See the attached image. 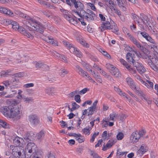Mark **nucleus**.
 <instances>
[{"instance_id":"3","label":"nucleus","mask_w":158,"mask_h":158,"mask_svg":"<svg viewBox=\"0 0 158 158\" xmlns=\"http://www.w3.org/2000/svg\"><path fill=\"white\" fill-rule=\"evenodd\" d=\"M24 18L27 20H31L33 22L35 23V24L32 25L30 24L33 27L32 29L40 33H42L44 31V29H45L47 27L48 23L45 22V24L42 25L40 22L37 21L32 19V18L27 15H25Z\"/></svg>"},{"instance_id":"29","label":"nucleus","mask_w":158,"mask_h":158,"mask_svg":"<svg viewBox=\"0 0 158 158\" xmlns=\"http://www.w3.org/2000/svg\"><path fill=\"white\" fill-rule=\"evenodd\" d=\"M117 2L118 6L122 10L124 11L126 10V8L125 7V4L123 3L122 0L119 1H118Z\"/></svg>"},{"instance_id":"44","label":"nucleus","mask_w":158,"mask_h":158,"mask_svg":"<svg viewBox=\"0 0 158 158\" xmlns=\"http://www.w3.org/2000/svg\"><path fill=\"white\" fill-rule=\"evenodd\" d=\"M140 149L142 150L144 153L147 152L148 150L147 147L144 144H142L140 147Z\"/></svg>"},{"instance_id":"23","label":"nucleus","mask_w":158,"mask_h":158,"mask_svg":"<svg viewBox=\"0 0 158 158\" xmlns=\"http://www.w3.org/2000/svg\"><path fill=\"white\" fill-rule=\"evenodd\" d=\"M143 85L149 89H153V83L148 80H146V82L144 81L143 82Z\"/></svg>"},{"instance_id":"36","label":"nucleus","mask_w":158,"mask_h":158,"mask_svg":"<svg viewBox=\"0 0 158 158\" xmlns=\"http://www.w3.org/2000/svg\"><path fill=\"white\" fill-rule=\"evenodd\" d=\"M44 136V132L43 131H41L36 135V137L38 139H42Z\"/></svg>"},{"instance_id":"56","label":"nucleus","mask_w":158,"mask_h":158,"mask_svg":"<svg viewBox=\"0 0 158 158\" xmlns=\"http://www.w3.org/2000/svg\"><path fill=\"white\" fill-rule=\"evenodd\" d=\"M134 44L136 45L137 47L141 49L143 48V46L139 42H138L137 40L135 42Z\"/></svg>"},{"instance_id":"9","label":"nucleus","mask_w":158,"mask_h":158,"mask_svg":"<svg viewBox=\"0 0 158 158\" xmlns=\"http://www.w3.org/2000/svg\"><path fill=\"white\" fill-rule=\"evenodd\" d=\"M40 38L47 43L51 44L54 46L57 45V42L54 39L53 37L51 36H47L44 35H40Z\"/></svg>"},{"instance_id":"32","label":"nucleus","mask_w":158,"mask_h":158,"mask_svg":"<svg viewBox=\"0 0 158 158\" xmlns=\"http://www.w3.org/2000/svg\"><path fill=\"white\" fill-rule=\"evenodd\" d=\"M10 83L11 84L17 85V83L19 82V80L18 79L17 77L14 76L13 77L12 79L10 81Z\"/></svg>"},{"instance_id":"42","label":"nucleus","mask_w":158,"mask_h":158,"mask_svg":"<svg viewBox=\"0 0 158 158\" xmlns=\"http://www.w3.org/2000/svg\"><path fill=\"white\" fill-rule=\"evenodd\" d=\"M11 72V70H8L2 71L1 73V76L2 77H5L7 75L10 74Z\"/></svg>"},{"instance_id":"28","label":"nucleus","mask_w":158,"mask_h":158,"mask_svg":"<svg viewBox=\"0 0 158 158\" xmlns=\"http://www.w3.org/2000/svg\"><path fill=\"white\" fill-rule=\"evenodd\" d=\"M60 75L61 77H64L65 75L69 73V71L66 69L62 68L60 70Z\"/></svg>"},{"instance_id":"48","label":"nucleus","mask_w":158,"mask_h":158,"mask_svg":"<svg viewBox=\"0 0 158 158\" xmlns=\"http://www.w3.org/2000/svg\"><path fill=\"white\" fill-rule=\"evenodd\" d=\"M24 102L26 103H29L32 102L33 99L31 97H27L24 98Z\"/></svg>"},{"instance_id":"63","label":"nucleus","mask_w":158,"mask_h":158,"mask_svg":"<svg viewBox=\"0 0 158 158\" xmlns=\"http://www.w3.org/2000/svg\"><path fill=\"white\" fill-rule=\"evenodd\" d=\"M47 157V158H56L53 153L51 152H48Z\"/></svg>"},{"instance_id":"27","label":"nucleus","mask_w":158,"mask_h":158,"mask_svg":"<svg viewBox=\"0 0 158 158\" xmlns=\"http://www.w3.org/2000/svg\"><path fill=\"white\" fill-rule=\"evenodd\" d=\"M135 90V92L142 99H143V98L145 95L143 92L139 89H137L136 87V89H132Z\"/></svg>"},{"instance_id":"43","label":"nucleus","mask_w":158,"mask_h":158,"mask_svg":"<svg viewBox=\"0 0 158 158\" xmlns=\"http://www.w3.org/2000/svg\"><path fill=\"white\" fill-rule=\"evenodd\" d=\"M35 67L36 68L40 69L42 68L43 67V63L41 62L40 61H38V62L35 61Z\"/></svg>"},{"instance_id":"15","label":"nucleus","mask_w":158,"mask_h":158,"mask_svg":"<svg viewBox=\"0 0 158 158\" xmlns=\"http://www.w3.org/2000/svg\"><path fill=\"white\" fill-rule=\"evenodd\" d=\"M134 66L136 67L139 73L141 74L145 73L146 71L142 64L138 62L135 63V65Z\"/></svg>"},{"instance_id":"35","label":"nucleus","mask_w":158,"mask_h":158,"mask_svg":"<svg viewBox=\"0 0 158 158\" xmlns=\"http://www.w3.org/2000/svg\"><path fill=\"white\" fill-rule=\"evenodd\" d=\"M72 107L71 109V111L72 112L73 111L77 109L79 107V106L75 102H72Z\"/></svg>"},{"instance_id":"41","label":"nucleus","mask_w":158,"mask_h":158,"mask_svg":"<svg viewBox=\"0 0 158 158\" xmlns=\"http://www.w3.org/2000/svg\"><path fill=\"white\" fill-rule=\"evenodd\" d=\"M87 110H88V111L87 112V115L88 116L92 115L93 114L94 111L96 110L91 107H89Z\"/></svg>"},{"instance_id":"21","label":"nucleus","mask_w":158,"mask_h":158,"mask_svg":"<svg viewBox=\"0 0 158 158\" xmlns=\"http://www.w3.org/2000/svg\"><path fill=\"white\" fill-rule=\"evenodd\" d=\"M0 12L7 15L9 16H13V13L9 9H7L6 8L0 6Z\"/></svg>"},{"instance_id":"64","label":"nucleus","mask_w":158,"mask_h":158,"mask_svg":"<svg viewBox=\"0 0 158 158\" xmlns=\"http://www.w3.org/2000/svg\"><path fill=\"white\" fill-rule=\"evenodd\" d=\"M112 8L113 9L114 13H116L119 16H120L121 15V13L119 10H118L116 8L114 7V8L112 7Z\"/></svg>"},{"instance_id":"54","label":"nucleus","mask_w":158,"mask_h":158,"mask_svg":"<svg viewBox=\"0 0 158 158\" xmlns=\"http://www.w3.org/2000/svg\"><path fill=\"white\" fill-rule=\"evenodd\" d=\"M140 34L146 40H147L148 36H149V34L145 32H140Z\"/></svg>"},{"instance_id":"17","label":"nucleus","mask_w":158,"mask_h":158,"mask_svg":"<svg viewBox=\"0 0 158 158\" xmlns=\"http://www.w3.org/2000/svg\"><path fill=\"white\" fill-rule=\"evenodd\" d=\"M129 69L130 72L132 74L135 79L139 81L143 84V82L144 81L142 80L141 78L139 76L136 74V70L132 68H130V69Z\"/></svg>"},{"instance_id":"37","label":"nucleus","mask_w":158,"mask_h":158,"mask_svg":"<svg viewBox=\"0 0 158 158\" xmlns=\"http://www.w3.org/2000/svg\"><path fill=\"white\" fill-rule=\"evenodd\" d=\"M114 89L121 95L125 96L126 94L124 93H123L121 90L117 87L115 86L114 87Z\"/></svg>"},{"instance_id":"33","label":"nucleus","mask_w":158,"mask_h":158,"mask_svg":"<svg viewBox=\"0 0 158 158\" xmlns=\"http://www.w3.org/2000/svg\"><path fill=\"white\" fill-rule=\"evenodd\" d=\"M120 60L121 63L124 66H125L129 71V69H130V68H132L131 65H129V64H127L126 62L123 59H120Z\"/></svg>"},{"instance_id":"40","label":"nucleus","mask_w":158,"mask_h":158,"mask_svg":"<svg viewBox=\"0 0 158 158\" xmlns=\"http://www.w3.org/2000/svg\"><path fill=\"white\" fill-rule=\"evenodd\" d=\"M23 137L24 139L28 142L29 141H31V137L30 136V134L29 133H26L24 135Z\"/></svg>"},{"instance_id":"60","label":"nucleus","mask_w":158,"mask_h":158,"mask_svg":"<svg viewBox=\"0 0 158 158\" xmlns=\"http://www.w3.org/2000/svg\"><path fill=\"white\" fill-rule=\"evenodd\" d=\"M144 99V100L147 102L148 104L151 103L152 100H150L146 96V95L143 98V99Z\"/></svg>"},{"instance_id":"22","label":"nucleus","mask_w":158,"mask_h":158,"mask_svg":"<svg viewBox=\"0 0 158 158\" xmlns=\"http://www.w3.org/2000/svg\"><path fill=\"white\" fill-rule=\"evenodd\" d=\"M42 13L44 15H45L48 18L53 19L54 20H55L57 18V17L54 16L53 13L50 11H42Z\"/></svg>"},{"instance_id":"20","label":"nucleus","mask_w":158,"mask_h":158,"mask_svg":"<svg viewBox=\"0 0 158 158\" xmlns=\"http://www.w3.org/2000/svg\"><path fill=\"white\" fill-rule=\"evenodd\" d=\"M103 24L104 27L101 26V27H100V30L102 31H104L105 29L110 30L112 29V26H111L109 21H106L103 22Z\"/></svg>"},{"instance_id":"62","label":"nucleus","mask_w":158,"mask_h":158,"mask_svg":"<svg viewBox=\"0 0 158 158\" xmlns=\"http://www.w3.org/2000/svg\"><path fill=\"white\" fill-rule=\"evenodd\" d=\"M76 55V56L80 58L82 56V55L81 54V52L77 50V49H76V51L74 53Z\"/></svg>"},{"instance_id":"1","label":"nucleus","mask_w":158,"mask_h":158,"mask_svg":"<svg viewBox=\"0 0 158 158\" xmlns=\"http://www.w3.org/2000/svg\"><path fill=\"white\" fill-rule=\"evenodd\" d=\"M6 102L10 105L1 107L0 111L7 118L16 117V119H19L21 117L20 113L23 108L22 106L20 104H17V101L15 100H7Z\"/></svg>"},{"instance_id":"39","label":"nucleus","mask_w":158,"mask_h":158,"mask_svg":"<svg viewBox=\"0 0 158 158\" xmlns=\"http://www.w3.org/2000/svg\"><path fill=\"white\" fill-rule=\"evenodd\" d=\"M118 117L119 116L117 114L114 112H113L112 114H110V120L114 121V118H118Z\"/></svg>"},{"instance_id":"18","label":"nucleus","mask_w":158,"mask_h":158,"mask_svg":"<svg viewBox=\"0 0 158 158\" xmlns=\"http://www.w3.org/2000/svg\"><path fill=\"white\" fill-rule=\"evenodd\" d=\"M148 19V17L143 14H141L139 18V25H142L143 24L147 23V21Z\"/></svg>"},{"instance_id":"6","label":"nucleus","mask_w":158,"mask_h":158,"mask_svg":"<svg viewBox=\"0 0 158 158\" xmlns=\"http://www.w3.org/2000/svg\"><path fill=\"white\" fill-rule=\"evenodd\" d=\"M11 25L12 28L15 30H18L19 32L30 39H33V36L28 31L26 30L23 27H19V24L17 22L13 21Z\"/></svg>"},{"instance_id":"2","label":"nucleus","mask_w":158,"mask_h":158,"mask_svg":"<svg viewBox=\"0 0 158 158\" xmlns=\"http://www.w3.org/2000/svg\"><path fill=\"white\" fill-rule=\"evenodd\" d=\"M95 15V14L92 11L89 9H87L86 11L84 10L81 12V14L79 16L80 18L78 19L82 25H85L87 23L94 20V17Z\"/></svg>"},{"instance_id":"50","label":"nucleus","mask_w":158,"mask_h":158,"mask_svg":"<svg viewBox=\"0 0 158 158\" xmlns=\"http://www.w3.org/2000/svg\"><path fill=\"white\" fill-rule=\"evenodd\" d=\"M89 89L87 88H85L81 90L78 92V94L81 95L83 94H85L87 91H89Z\"/></svg>"},{"instance_id":"13","label":"nucleus","mask_w":158,"mask_h":158,"mask_svg":"<svg viewBox=\"0 0 158 158\" xmlns=\"http://www.w3.org/2000/svg\"><path fill=\"white\" fill-rule=\"evenodd\" d=\"M14 144L16 147L20 146H24V142L23 138L19 137H16L13 140Z\"/></svg>"},{"instance_id":"26","label":"nucleus","mask_w":158,"mask_h":158,"mask_svg":"<svg viewBox=\"0 0 158 158\" xmlns=\"http://www.w3.org/2000/svg\"><path fill=\"white\" fill-rule=\"evenodd\" d=\"M78 73L83 77H87L89 80L91 79V77L89 76L88 73L83 69H82V70H81L79 73Z\"/></svg>"},{"instance_id":"52","label":"nucleus","mask_w":158,"mask_h":158,"mask_svg":"<svg viewBox=\"0 0 158 158\" xmlns=\"http://www.w3.org/2000/svg\"><path fill=\"white\" fill-rule=\"evenodd\" d=\"M100 73L102 74L103 76H104L105 77L107 78H110L111 77L109 75H108L107 73H106L103 70H102L100 72Z\"/></svg>"},{"instance_id":"61","label":"nucleus","mask_w":158,"mask_h":158,"mask_svg":"<svg viewBox=\"0 0 158 158\" xmlns=\"http://www.w3.org/2000/svg\"><path fill=\"white\" fill-rule=\"evenodd\" d=\"M78 141L79 143H81L84 141V137L80 134H79V137L78 138Z\"/></svg>"},{"instance_id":"38","label":"nucleus","mask_w":158,"mask_h":158,"mask_svg":"<svg viewBox=\"0 0 158 158\" xmlns=\"http://www.w3.org/2000/svg\"><path fill=\"white\" fill-rule=\"evenodd\" d=\"M90 155L92 156L93 158H102L96 153L92 151H90Z\"/></svg>"},{"instance_id":"4","label":"nucleus","mask_w":158,"mask_h":158,"mask_svg":"<svg viewBox=\"0 0 158 158\" xmlns=\"http://www.w3.org/2000/svg\"><path fill=\"white\" fill-rule=\"evenodd\" d=\"M148 58V64L154 71L158 72V56L153 53H149L147 56Z\"/></svg>"},{"instance_id":"19","label":"nucleus","mask_w":158,"mask_h":158,"mask_svg":"<svg viewBox=\"0 0 158 158\" xmlns=\"http://www.w3.org/2000/svg\"><path fill=\"white\" fill-rule=\"evenodd\" d=\"M45 93L49 96H52L56 95L54 88L53 87H47L45 89Z\"/></svg>"},{"instance_id":"47","label":"nucleus","mask_w":158,"mask_h":158,"mask_svg":"<svg viewBox=\"0 0 158 158\" xmlns=\"http://www.w3.org/2000/svg\"><path fill=\"white\" fill-rule=\"evenodd\" d=\"M60 57H59L60 60L66 63H67L68 61L67 60V58L64 55L60 54Z\"/></svg>"},{"instance_id":"51","label":"nucleus","mask_w":158,"mask_h":158,"mask_svg":"<svg viewBox=\"0 0 158 158\" xmlns=\"http://www.w3.org/2000/svg\"><path fill=\"white\" fill-rule=\"evenodd\" d=\"M139 17L136 14H133L132 16L133 19L134 20V21H136L138 24H139Z\"/></svg>"},{"instance_id":"49","label":"nucleus","mask_w":158,"mask_h":158,"mask_svg":"<svg viewBox=\"0 0 158 158\" xmlns=\"http://www.w3.org/2000/svg\"><path fill=\"white\" fill-rule=\"evenodd\" d=\"M123 134L121 132H119L117 135V138L118 140H121L123 139Z\"/></svg>"},{"instance_id":"7","label":"nucleus","mask_w":158,"mask_h":158,"mask_svg":"<svg viewBox=\"0 0 158 158\" xmlns=\"http://www.w3.org/2000/svg\"><path fill=\"white\" fill-rule=\"evenodd\" d=\"M106 65L107 69L109 70L110 72L113 76L117 78L121 77V73L117 68L110 64H107Z\"/></svg>"},{"instance_id":"24","label":"nucleus","mask_w":158,"mask_h":158,"mask_svg":"<svg viewBox=\"0 0 158 158\" xmlns=\"http://www.w3.org/2000/svg\"><path fill=\"white\" fill-rule=\"evenodd\" d=\"M126 81L128 85L132 89H136V86L134 84L132 79L130 77H127L126 79Z\"/></svg>"},{"instance_id":"57","label":"nucleus","mask_w":158,"mask_h":158,"mask_svg":"<svg viewBox=\"0 0 158 158\" xmlns=\"http://www.w3.org/2000/svg\"><path fill=\"white\" fill-rule=\"evenodd\" d=\"M150 48H153L155 51L158 52V46L156 43L153 45H152V46H150Z\"/></svg>"},{"instance_id":"8","label":"nucleus","mask_w":158,"mask_h":158,"mask_svg":"<svg viewBox=\"0 0 158 158\" xmlns=\"http://www.w3.org/2000/svg\"><path fill=\"white\" fill-rule=\"evenodd\" d=\"M73 4L75 7L78 11H77L76 10H73L72 11V12H74L75 14L79 16L81 14L82 11H84L83 10L84 8L83 4L81 2L78 1H77Z\"/></svg>"},{"instance_id":"30","label":"nucleus","mask_w":158,"mask_h":158,"mask_svg":"<svg viewBox=\"0 0 158 158\" xmlns=\"http://www.w3.org/2000/svg\"><path fill=\"white\" fill-rule=\"evenodd\" d=\"M92 127H86L85 128L82 130V131L85 135H89L90 133V131L91 130Z\"/></svg>"},{"instance_id":"45","label":"nucleus","mask_w":158,"mask_h":158,"mask_svg":"<svg viewBox=\"0 0 158 158\" xmlns=\"http://www.w3.org/2000/svg\"><path fill=\"white\" fill-rule=\"evenodd\" d=\"M77 93H78V91L77 90H76L69 94H68L70 98H73L74 97V96H75V95H76L75 94H77Z\"/></svg>"},{"instance_id":"34","label":"nucleus","mask_w":158,"mask_h":158,"mask_svg":"<svg viewBox=\"0 0 158 158\" xmlns=\"http://www.w3.org/2000/svg\"><path fill=\"white\" fill-rule=\"evenodd\" d=\"M112 31L115 34L117 35H118V28L117 26V25L115 23H114L113 25L112 26Z\"/></svg>"},{"instance_id":"46","label":"nucleus","mask_w":158,"mask_h":158,"mask_svg":"<svg viewBox=\"0 0 158 158\" xmlns=\"http://www.w3.org/2000/svg\"><path fill=\"white\" fill-rule=\"evenodd\" d=\"M79 42L81 44L83 45L84 46L86 47H89V45L84 40L82 39H79Z\"/></svg>"},{"instance_id":"10","label":"nucleus","mask_w":158,"mask_h":158,"mask_svg":"<svg viewBox=\"0 0 158 158\" xmlns=\"http://www.w3.org/2000/svg\"><path fill=\"white\" fill-rule=\"evenodd\" d=\"M24 149L22 146L16 147L13 149L12 154L15 157H19L22 155V152H24Z\"/></svg>"},{"instance_id":"5","label":"nucleus","mask_w":158,"mask_h":158,"mask_svg":"<svg viewBox=\"0 0 158 158\" xmlns=\"http://www.w3.org/2000/svg\"><path fill=\"white\" fill-rule=\"evenodd\" d=\"M37 150L38 148L34 143H28L25 149V157L26 158H30L32 155L36 154Z\"/></svg>"},{"instance_id":"55","label":"nucleus","mask_w":158,"mask_h":158,"mask_svg":"<svg viewBox=\"0 0 158 158\" xmlns=\"http://www.w3.org/2000/svg\"><path fill=\"white\" fill-rule=\"evenodd\" d=\"M80 98L81 97L79 95L77 94L75 96L74 100L77 102L79 103L81 101Z\"/></svg>"},{"instance_id":"11","label":"nucleus","mask_w":158,"mask_h":158,"mask_svg":"<svg viewBox=\"0 0 158 158\" xmlns=\"http://www.w3.org/2000/svg\"><path fill=\"white\" fill-rule=\"evenodd\" d=\"M28 120L31 124L35 126L39 124L40 122L39 118L35 114L30 115L28 117Z\"/></svg>"},{"instance_id":"31","label":"nucleus","mask_w":158,"mask_h":158,"mask_svg":"<svg viewBox=\"0 0 158 158\" xmlns=\"http://www.w3.org/2000/svg\"><path fill=\"white\" fill-rule=\"evenodd\" d=\"M0 125H1L2 127L5 128H10L9 125L6 122L1 119H0Z\"/></svg>"},{"instance_id":"12","label":"nucleus","mask_w":158,"mask_h":158,"mask_svg":"<svg viewBox=\"0 0 158 158\" xmlns=\"http://www.w3.org/2000/svg\"><path fill=\"white\" fill-rule=\"evenodd\" d=\"M134 55L129 52L126 55V60L131 65L133 66L135 65V63H137L138 62L135 60V57L134 56Z\"/></svg>"},{"instance_id":"25","label":"nucleus","mask_w":158,"mask_h":158,"mask_svg":"<svg viewBox=\"0 0 158 158\" xmlns=\"http://www.w3.org/2000/svg\"><path fill=\"white\" fill-rule=\"evenodd\" d=\"M127 152H123L120 149H118L117 152V157L118 158H121L123 156H126Z\"/></svg>"},{"instance_id":"14","label":"nucleus","mask_w":158,"mask_h":158,"mask_svg":"<svg viewBox=\"0 0 158 158\" xmlns=\"http://www.w3.org/2000/svg\"><path fill=\"white\" fill-rule=\"evenodd\" d=\"M140 136L138 134V131L133 132L130 137L131 143H134L138 142L140 138Z\"/></svg>"},{"instance_id":"59","label":"nucleus","mask_w":158,"mask_h":158,"mask_svg":"<svg viewBox=\"0 0 158 158\" xmlns=\"http://www.w3.org/2000/svg\"><path fill=\"white\" fill-rule=\"evenodd\" d=\"M13 20L9 19H5L4 21V23L6 25H8L10 24H11L12 23Z\"/></svg>"},{"instance_id":"58","label":"nucleus","mask_w":158,"mask_h":158,"mask_svg":"<svg viewBox=\"0 0 158 158\" xmlns=\"http://www.w3.org/2000/svg\"><path fill=\"white\" fill-rule=\"evenodd\" d=\"M83 148L82 146H80L76 149V152L79 153L81 154L83 152Z\"/></svg>"},{"instance_id":"16","label":"nucleus","mask_w":158,"mask_h":158,"mask_svg":"<svg viewBox=\"0 0 158 158\" xmlns=\"http://www.w3.org/2000/svg\"><path fill=\"white\" fill-rule=\"evenodd\" d=\"M116 142V139H111L109 140L106 144V145L104 146L102 150L103 151H106L108 149L110 148Z\"/></svg>"},{"instance_id":"53","label":"nucleus","mask_w":158,"mask_h":158,"mask_svg":"<svg viewBox=\"0 0 158 158\" xmlns=\"http://www.w3.org/2000/svg\"><path fill=\"white\" fill-rule=\"evenodd\" d=\"M146 40L152 44L151 46H152V45H153V44L156 43L154 40L153 39L150 35L148 36V38H147Z\"/></svg>"}]
</instances>
